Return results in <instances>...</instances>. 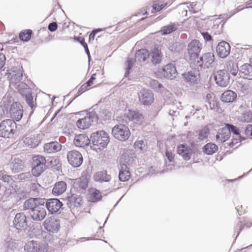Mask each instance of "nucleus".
Here are the masks:
<instances>
[{
  "label": "nucleus",
  "instance_id": "obj_1",
  "mask_svg": "<svg viewBox=\"0 0 252 252\" xmlns=\"http://www.w3.org/2000/svg\"><path fill=\"white\" fill-rule=\"evenodd\" d=\"M95 109H97V105L91 108L86 116L77 121L76 124L78 128L81 129H87L97 121L98 116Z\"/></svg>",
  "mask_w": 252,
  "mask_h": 252
},
{
  "label": "nucleus",
  "instance_id": "obj_2",
  "mask_svg": "<svg viewBox=\"0 0 252 252\" xmlns=\"http://www.w3.org/2000/svg\"><path fill=\"white\" fill-rule=\"evenodd\" d=\"M32 159V173L34 176L38 177L46 169V160L41 155L33 157Z\"/></svg>",
  "mask_w": 252,
  "mask_h": 252
},
{
  "label": "nucleus",
  "instance_id": "obj_3",
  "mask_svg": "<svg viewBox=\"0 0 252 252\" xmlns=\"http://www.w3.org/2000/svg\"><path fill=\"white\" fill-rule=\"evenodd\" d=\"M126 124L116 125L112 129L113 136L117 139L125 141L128 139L130 135V130Z\"/></svg>",
  "mask_w": 252,
  "mask_h": 252
},
{
  "label": "nucleus",
  "instance_id": "obj_4",
  "mask_svg": "<svg viewBox=\"0 0 252 252\" xmlns=\"http://www.w3.org/2000/svg\"><path fill=\"white\" fill-rule=\"evenodd\" d=\"M91 140L94 145L105 147L109 142L108 134L103 130L97 131L92 134Z\"/></svg>",
  "mask_w": 252,
  "mask_h": 252
},
{
  "label": "nucleus",
  "instance_id": "obj_5",
  "mask_svg": "<svg viewBox=\"0 0 252 252\" xmlns=\"http://www.w3.org/2000/svg\"><path fill=\"white\" fill-rule=\"evenodd\" d=\"M121 119L123 123L128 124L132 121L134 123L141 125L144 122V116L139 111L128 110L127 113L122 116Z\"/></svg>",
  "mask_w": 252,
  "mask_h": 252
},
{
  "label": "nucleus",
  "instance_id": "obj_6",
  "mask_svg": "<svg viewBox=\"0 0 252 252\" xmlns=\"http://www.w3.org/2000/svg\"><path fill=\"white\" fill-rule=\"evenodd\" d=\"M16 126V123L13 120L7 119L2 121L0 124V136L9 137L10 135L14 134Z\"/></svg>",
  "mask_w": 252,
  "mask_h": 252
},
{
  "label": "nucleus",
  "instance_id": "obj_7",
  "mask_svg": "<svg viewBox=\"0 0 252 252\" xmlns=\"http://www.w3.org/2000/svg\"><path fill=\"white\" fill-rule=\"evenodd\" d=\"M45 200L42 202V204L37 205L33 210L29 211L32 219L36 221L42 220L46 216Z\"/></svg>",
  "mask_w": 252,
  "mask_h": 252
},
{
  "label": "nucleus",
  "instance_id": "obj_8",
  "mask_svg": "<svg viewBox=\"0 0 252 252\" xmlns=\"http://www.w3.org/2000/svg\"><path fill=\"white\" fill-rule=\"evenodd\" d=\"M202 48V44L197 40L191 41L188 46V52L190 60L198 59L199 54Z\"/></svg>",
  "mask_w": 252,
  "mask_h": 252
},
{
  "label": "nucleus",
  "instance_id": "obj_9",
  "mask_svg": "<svg viewBox=\"0 0 252 252\" xmlns=\"http://www.w3.org/2000/svg\"><path fill=\"white\" fill-rule=\"evenodd\" d=\"M67 158L69 163L73 167H79L83 161L81 154L76 150L68 152L67 154Z\"/></svg>",
  "mask_w": 252,
  "mask_h": 252
},
{
  "label": "nucleus",
  "instance_id": "obj_10",
  "mask_svg": "<svg viewBox=\"0 0 252 252\" xmlns=\"http://www.w3.org/2000/svg\"><path fill=\"white\" fill-rule=\"evenodd\" d=\"M63 203L57 198L48 199L45 205L48 211L52 214H61L62 210L63 209Z\"/></svg>",
  "mask_w": 252,
  "mask_h": 252
},
{
  "label": "nucleus",
  "instance_id": "obj_11",
  "mask_svg": "<svg viewBox=\"0 0 252 252\" xmlns=\"http://www.w3.org/2000/svg\"><path fill=\"white\" fill-rule=\"evenodd\" d=\"M43 226L47 231L57 233L61 228L60 220L54 217H50L45 220Z\"/></svg>",
  "mask_w": 252,
  "mask_h": 252
},
{
  "label": "nucleus",
  "instance_id": "obj_12",
  "mask_svg": "<svg viewBox=\"0 0 252 252\" xmlns=\"http://www.w3.org/2000/svg\"><path fill=\"white\" fill-rule=\"evenodd\" d=\"M88 185V180L85 176L76 179L73 184L72 189L79 193H84Z\"/></svg>",
  "mask_w": 252,
  "mask_h": 252
},
{
  "label": "nucleus",
  "instance_id": "obj_13",
  "mask_svg": "<svg viewBox=\"0 0 252 252\" xmlns=\"http://www.w3.org/2000/svg\"><path fill=\"white\" fill-rule=\"evenodd\" d=\"M215 80L216 83L221 87H225L229 82V75L225 70H220L215 74Z\"/></svg>",
  "mask_w": 252,
  "mask_h": 252
},
{
  "label": "nucleus",
  "instance_id": "obj_14",
  "mask_svg": "<svg viewBox=\"0 0 252 252\" xmlns=\"http://www.w3.org/2000/svg\"><path fill=\"white\" fill-rule=\"evenodd\" d=\"M140 102L144 105H151L154 101V94L150 90L143 89L138 94Z\"/></svg>",
  "mask_w": 252,
  "mask_h": 252
},
{
  "label": "nucleus",
  "instance_id": "obj_15",
  "mask_svg": "<svg viewBox=\"0 0 252 252\" xmlns=\"http://www.w3.org/2000/svg\"><path fill=\"white\" fill-rule=\"evenodd\" d=\"M10 117L16 121H20L23 115L22 105L18 102L13 103L9 109Z\"/></svg>",
  "mask_w": 252,
  "mask_h": 252
},
{
  "label": "nucleus",
  "instance_id": "obj_16",
  "mask_svg": "<svg viewBox=\"0 0 252 252\" xmlns=\"http://www.w3.org/2000/svg\"><path fill=\"white\" fill-rule=\"evenodd\" d=\"M13 224L14 227L17 230H22L25 229L27 226V217L24 213H17L13 220Z\"/></svg>",
  "mask_w": 252,
  "mask_h": 252
},
{
  "label": "nucleus",
  "instance_id": "obj_17",
  "mask_svg": "<svg viewBox=\"0 0 252 252\" xmlns=\"http://www.w3.org/2000/svg\"><path fill=\"white\" fill-rule=\"evenodd\" d=\"M159 72L165 77L173 79L177 75V71L175 64L169 63L162 68Z\"/></svg>",
  "mask_w": 252,
  "mask_h": 252
},
{
  "label": "nucleus",
  "instance_id": "obj_18",
  "mask_svg": "<svg viewBox=\"0 0 252 252\" xmlns=\"http://www.w3.org/2000/svg\"><path fill=\"white\" fill-rule=\"evenodd\" d=\"M215 60L214 55L213 53L209 52L204 54L202 57H200L197 61V65L198 66H203L209 67L211 66Z\"/></svg>",
  "mask_w": 252,
  "mask_h": 252
},
{
  "label": "nucleus",
  "instance_id": "obj_19",
  "mask_svg": "<svg viewBox=\"0 0 252 252\" xmlns=\"http://www.w3.org/2000/svg\"><path fill=\"white\" fill-rule=\"evenodd\" d=\"M216 51L220 58H224L229 55L230 46L227 42L223 41L218 44Z\"/></svg>",
  "mask_w": 252,
  "mask_h": 252
},
{
  "label": "nucleus",
  "instance_id": "obj_20",
  "mask_svg": "<svg viewBox=\"0 0 252 252\" xmlns=\"http://www.w3.org/2000/svg\"><path fill=\"white\" fill-rule=\"evenodd\" d=\"M91 141L86 134L76 135L74 138V144L76 147H84L88 145Z\"/></svg>",
  "mask_w": 252,
  "mask_h": 252
},
{
  "label": "nucleus",
  "instance_id": "obj_21",
  "mask_svg": "<svg viewBox=\"0 0 252 252\" xmlns=\"http://www.w3.org/2000/svg\"><path fill=\"white\" fill-rule=\"evenodd\" d=\"M62 145L57 141H52L46 143L44 145V151L49 154L59 152L62 149Z\"/></svg>",
  "mask_w": 252,
  "mask_h": 252
},
{
  "label": "nucleus",
  "instance_id": "obj_22",
  "mask_svg": "<svg viewBox=\"0 0 252 252\" xmlns=\"http://www.w3.org/2000/svg\"><path fill=\"white\" fill-rule=\"evenodd\" d=\"M44 199L40 198H31L25 201L23 204L24 210H33L37 205L42 204Z\"/></svg>",
  "mask_w": 252,
  "mask_h": 252
},
{
  "label": "nucleus",
  "instance_id": "obj_23",
  "mask_svg": "<svg viewBox=\"0 0 252 252\" xmlns=\"http://www.w3.org/2000/svg\"><path fill=\"white\" fill-rule=\"evenodd\" d=\"M66 200V204L68 207L72 208L80 206L82 201V198L80 195L73 194L70 196H67Z\"/></svg>",
  "mask_w": 252,
  "mask_h": 252
},
{
  "label": "nucleus",
  "instance_id": "obj_24",
  "mask_svg": "<svg viewBox=\"0 0 252 252\" xmlns=\"http://www.w3.org/2000/svg\"><path fill=\"white\" fill-rule=\"evenodd\" d=\"M237 96L235 92L231 90H227L221 94L220 98L223 102L231 103L236 100Z\"/></svg>",
  "mask_w": 252,
  "mask_h": 252
},
{
  "label": "nucleus",
  "instance_id": "obj_25",
  "mask_svg": "<svg viewBox=\"0 0 252 252\" xmlns=\"http://www.w3.org/2000/svg\"><path fill=\"white\" fill-rule=\"evenodd\" d=\"M178 154L181 155L185 160H189L190 158L191 150L189 146L181 144L178 147Z\"/></svg>",
  "mask_w": 252,
  "mask_h": 252
},
{
  "label": "nucleus",
  "instance_id": "obj_26",
  "mask_svg": "<svg viewBox=\"0 0 252 252\" xmlns=\"http://www.w3.org/2000/svg\"><path fill=\"white\" fill-rule=\"evenodd\" d=\"M229 137V130L225 127L220 128L216 135V140L220 143L225 142Z\"/></svg>",
  "mask_w": 252,
  "mask_h": 252
},
{
  "label": "nucleus",
  "instance_id": "obj_27",
  "mask_svg": "<svg viewBox=\"0 0 252 252\" xmlns=\"http://www.w3.org/2000/svg\"><path fill=\"white\" fill-rule=\"evenodd\" d=\"M130 173L126 164L123 163L120 165L119 179L121 182H125L130 178Z\"/></svg>",
  "mask_w": 252,
  "mask_h": 252
},
{
  "label": "nucleus",
  "instance_id": "obj_28",
  "mask_svg": "<svg viewBox=\"0 0 252 252\" xmlns=\"http://www.w3.org/2000/svg\"><path fill=\"white\" fill-rule=\"evenodd\" d=\"M66 189V184L64 181L57 182L52 189V193L55 196L63 194Z\"/></svg>",
  "mask_w": 252,
  "mask_h": 252
},
{
  "label": "nucleus",
  "instance_id": "obj_29",
  "mask_svg": "<svg viewBox=\"0 0 252 252\" xmlns=\"http://www.w3.org/2000/svg\"><path fill=\"white\" fill-rule=\"evenodd\" d=\"M240 73L244 78L252 79V65L249 63H245L240 67Z\"/></svg>",
  "mask_w": 252,
  "mask_h": 252
},
{
  "label": "nucleus",
  "instance_id": "obj_30",
  "mask_svg": "<svg viewBox=\"0 0 252 252\" xmlns=\"http://www.w3.org/2000/svg\"><path fill=\"white\" fill-rule=\"evenodd\" d=\"M40 139L37 135L30 137H25L24 138V143L30 148L36 147L40 143Z\"/></svg>",
  "mask_w": 252,
  "mask_h": 252
},
{
  "label": "nucleus",
  "instance_id": "obj_31",
  "mask_svg": "<svg viewBox=\"0 0 252 252\" xmlns=\"http://www.w3.org/2000/svg\"><path fill=\"white\" fill-rule=\"evenodd\" d=\"M94 180L99 182H108L111 179V176L106 171H103L96 173L94 176Z\"/></svg>",
  "mask_w": 252,
  "mask_h": 252
},
{
  "label": "nucleus",
  "instance_id": "obj_32",
  "mask_svg": "<svg viewBox=\"0 0 252 252\" xmlns=\"http://www.w3.org/2000/svg\"><path fill=\"white\" fill-rule=\"evenodd\" d=\"M150 56V54L147 49H142L137 51L135 55V61L139 62H145Z\"/></svg>",
  "mask_w": 252,
  "mask_h": 252
},
{
  "label": "nucleus",
  "instance_id": "obj_33",
  "mask_svg": "<svg viewBox=\"0 0 252 252\" xmlns=\"http://www.w3.org/2000/svg\"><path fill=\"white\" fill-rule=\"evenodd\" d=\"M151 61L153 64H158L161 61V55L160 50L158 48L154 49L150 54Z\"/></svg>",
  "mask_w": 252,
  "mask_h": 252
},
{
  "label": "nucleus",
  "instance_id": "obj_34",
  "mask_svg": "<svg viewBox=\"0 0 252 252\" xmlns=\"http://www.w3.org/2000/svg\"><path fill=\"white\" fill-rule=\"evenodd\" d=\"M183 77L186 82L190 83H196L198 80V76L194 71H190L183 74Z\"/></svg>",
  "mask_w": 252,
  "mask_h": 252
},
{
  "label": "nucleus",
  "instance_id": "obj_35",
  "mask_svg": "<svg viewBox=\"0 0 252 252\" xmlns=\"http://www.w3.org/2000/svg\"><path fill=\"white\" fill-rule=\"evenodd\" d=\"M40 242L32 240L28 241L25 245L24 249L26 252H36L37 249H39Z\"/></svg>",
  "mask_w": 252,
  "mask_h": 252
},
{
  "label": "nucleus",
  "instance_id": "obj_36",
  "mask_svg": "<svg viewBox=\"0 0 252 252\" xmlns=\"http://www.w3.org/2000/svg\"><path fill=\"white\" fill-rule=\"evenodd\" d=\"M218 150V146L213 143H207L203 147V152L208 155H213Z\"/></svg>",
  "mask_w": 252,
  "mask_h": 252
},
{
  "label": "nucleus",
  "instance_id": "obj_37",
  "mask_svg": "<svg viewBox=\"0 0 252 252\" xmlns=\"http://www.w3.org/2000/svg\"><path fill=\"white\" fill-rule=\"evenodd\" d=\"M179 26L178 24L175 23H171L170 24L162 27L160 32L162 35H166L172 32L176 31Z\"/></svg>",
  "mask_w": 252,
  "mask_h": 252
},
{
  "label": "nucleus",
  "instance_id": "obj_38",
  "mask_svg": "<svg viewBox=\"0 0 252 252\" xmlns=\"http://www.w3.org/2000/svg\"><path fill=\"white\" fill-rule=\"evenodd\" d=\"M181 102L177 100L173 101L170 105L169 114L171 116H177L179 114L178 109H181Z\"/></svg>",
  "mask_w": 252,
  "mask_h": 252
},
{
  "label": "nucleus",
  "instance_id": "obj_39",
  "mask_svg": "<svg viewBox=\"0 0 252 252\" xmlns=\"http://www.w3.org/2000/svg\"><path fill=\"white\" fill-rule=\"evenodd\" d=\"M24 167L22 160L16 159L14 160L11 164L10 167L13 172L17 173L23 169Z\"/></svg>",
  "mask_w": 252,
  "mask_h": 252
},
{
  "label": "nucleus",
  "instance_id": "obj_40",
  "mask_svg": "<svg viewBox=\"0 0 252 252\" xmlns=\"http://www.w3.org/2000/svg\"><path fill=\"white\" fill-rule=\"evenodd\" d=\"M23 78V72L21 70L13 72L10 79V84H16L20 82Z\"/></svg>",
  "mask_w": 252,
  "mask_h": 252
},
{
  "label": "nucleus",
  "instance_id": "obj_41",
  "mask_svg": "<svg viewBox=\"0 0 252 252\" xmlns=\"http://www.w3.org/2000/svg\"><path fill=\"white\" fill-rule=\"evenodd\" d=\"M101 194L100 192L96 189H92L90 191V200L91 202H96L100 200Z\"/></svg>",
  "mask_w": 252,
  "mask_h": 252
},
{
  "label": "nucleus",
  "instance_id": "obj_42",
  "mask_svg": "<svg viewBox=\"0 0 252 252\" xmlns=\"http://www.w3.org/2000/svg\"><path fill=\"white\" fill-rule=\"evenodd\" d=\"M209 131V129L207 126H204L202 129L196 131L198 139L200 141L205 139L207 138Z\"/></svg>",
  "mask_w": 252,
  "mask_h": 252
},
{
  "label": "nucleus",
  "instance_id": "obj_43",
  "mask_svg": "<svg viewBox=\"0 0 252 252\" xmlns=\"http://www.w3.org/2000/svg\"><path fill=\"white\" fill-rule=\"evenodd\" d=\"M227 68L229 72L234 76L236 75L239 70L237 63H234L232 61H229L227 63Z\"/></svg>",
  "mask_w": 252,
  "mask_h": 252
},
{
  "label": "nucleus",
  "instance_id": "obj_44",
  "mask_svg": "<svg viewBox=\"0 0 252 252\" xmlns=\"http://www.w3.org/2000/svg\"><path fill=\"white\" fill-rule=\"evenodd\" d=\"M32 31L31 30H25L21 32L19 34V37L20 39L24 41H29L31 37Z\"/></svg>",
  "mask_w": 252,
  "mask_h": 252
},
{
  "label": "nucleus",
  "instance_id": "obj_45",
  "mask_svg": "<svg viewBox=\"0 0 252 252\" xmlns=\"http://www.w3.org/2000/svg\"><path fill=\"white\" fill-rule=\"evenodd\" d=\"M30 189L35 195H38L43 188L38 183H32L30 185Z\"/></svg>",
  "mask_w": 252,
  "mask_h": 252
},
{
  "label": "nucleus",
  "instance_id": "obj_46",
  "mask_svg": "<svg viewBox=\"0 0 252 252\" xmlns=\"http://www.w3.org/2000/svg\"><path fill=\"white\" fill-rule=\"evenodd\" d=\"M225 128H227L229 130V135L230 136L231 132H233L235 134L237 137L241 136L240 135L239 130V129L235 126L232 125L231 124H226Z\"/></svg>",
  "mask_w": 252,
  "mask_h": 252
},
{
  "label": "nucleus",
  "instance_id": "obj_47",
  "mask_svg": "<svg viewBox=\"0 0 252 252\" xmlns=\"http://www.w3.org/2000/svg\"><path fill=\"white\" fill-rule=\"evenodd\" d=\"M149 83L151 87L157 91L163 87L162 85L156 80H151Z\"/></svg>",
  "mask_w": 252,
  "mask_h": 252
},
{
  "label": "nucleus",
  "instance_id": "obj_48",
  "mask_svg": "<svg viewBox=\"0 0 252 252\" xmlns=\"http://www.w3.org/2000/svg\"><path fill=\"white\" fill-rule=\"evenodd\" d=\"M0 180L5 183H9L11 180V177L6 174L5 171H0Z\"/></svg>",
  "mask_w": 252,
  "mask_h": 252
},
{
  "label": "nucleus",
  "instance_id": "obj_49",
  "mask_svg": "<svg viewBox=\"0 0 252 252\" xmlns=\"http://www.w3.org/2000/svg\"><path fill=\"white\" fill-rule=\"evenodd\" d=\"M133 64V60L132 59H128V60L126 61V71L125 73V76L127 77L129 73V70L131 69L132 67Z\"/></svg>",
  "mask_w": 252,
  "mask_h": 252
},
{
  "label": "nucleus",
  "instance_id": "obj_50",
  "mask_svg": "<svg viewBox=\"0 0 252 252\" xmlns=\"http://www.w3.org/2000/svg\"><path fill=\"white\" fill-rule=\"evenodd\" d=\"M238 137L239 138V139H238L237 138H234L232 140V141L228 144L229 146H230V147H233L234 146H236V148H237L238 146L240 145V144L238 145V146H236V145L239 142L245 139V138L242 136H239Z\"/></svg>",
  "mask_w": 252,
  "mask_h": 252
},
{
  "label": "nucleus",
  "instance_id": "obj_51",
  "mask_svg": "<svg viewBox=\"0 0 252 252\" xmlns=\"http://www.w3.org/2000/svg\"><path fill=\"white\" fill-rule=\"evenodd\" d=\"M25 99L27 104L32 108L33 105V97L31 93H27L25 95Z\"/></svg>",
  "mask_w": 252,
  "mask_h": 252
},
{
  "label": "nucleus",
  "instance_id": "obj_52",
  "mask_svg": "<svg viewBox=\"0 0 252 252\" xmlns=\"http://www.w3.org/2000/svg\"><path fill=\"white\" fill-rule=\"evenodd\" d=\"M166 5V3H162L161 4H154L153 5V10L152 11V13L155 12L159 11L160 10L163 9Z\"/></svg>",
  "mask_w": 252,
  "mask_h": 252
},
{
  "label": "nucleus",
  "instance_id": "obj_53",
  "mask_svg": "<svg viewBox=\"0 0 252 252\" xmlns=\"http://www.w3.org/2000/svg\"><path fill=\"white\" fill-rule=\"evenodd\" d=\"M251 114L249 112L244 113L241 117V121L243 122H249L251 120Z\"/></svg>",
  "mask_w": 252,
  "mask_h": 252
},
{
  "label": "nucleus",
  "instance_id": "obj_54",
  "mask_svg": "<svg viewBox=\"0 0 252 252\" xmlns=\"http://www.w3.org/2000/svg\"><path fill=\"white\" fill-rule=\"evenodd\" d=\"M245 133L247 136L252 137V125H248L246 127Z\"/></svg>",
  "mask_w": 252,
  "mask_h": 252
},
{
  "label": "nucleus",
  "instance_id": "obj_55",
  "mask_svg": "<svg viewBox=\"0 0 252 252\" xmlns=\"http://www.w3.org/2000/svg\"><path fill=\"white\" fill-rule=\"evenodd\" d=\"M38 247L39 249H37L36 252H47L48 251L47 246L44 244L40 243Z\"/></svg>",
  "mask_w": 252,
  "mask_h": 252
},
{
  "label": "nucleus",
  "instance_id": "obj_56",
  "mask_svg": "<svg viewBox=\"0 0 252 252\" xmlns=\"http://www.w3.org/2000/svg\"><path fill=\"white\" fill-rule=\"evenodd\" d=\"M48 28L50 32H55L58 28V24L56 22H54L51 23L49 24Z\"/></svg>",
  "mask_w": 252,
  "mask_h": 252
},
{
  "label": "nucleus",
  "instance_id": "obj_57",
  "mask_svg": "<svg viewBox=\"0 0 252 252\" xmlns=\"http://www.w3.org/2000/svg\"><path fill=\"white\" fill-rule=\"evenodd\" d=\"M165 156L170 162L173 161L174 159V155L171 151L167 150L165 153Z\"/></svg>",
  "mask_w": 252,
  "mask_h": 252
},
{
  "label": "nucleus",
  "instance_id": "obj_58",
  "mask_svg": "<svg viewBox=\"0 0 252 252\" xmlns=\"http://www.w3.org/2000/svg\"><path fill=\"white\" fill-rule=\"evenodd\" d=\"M31 176V175L30 172H26L19 174L18 178L21 180H25L26 179H29Z\"/></svg>",
  "mask_w": 252,
  "mask_h": 252
},
{
  "label": "nucleus",
  "instance_id": "obj_59",
  "mask_svg": "<svg viewBox=\"0 0 252 252\" xmlns=\"http://www.w3.org/2000/svg\"><path fill=\"white\" fill-rule=\"evenodd\" d=\"M102 29H95V30H94L92 32L90 33V34L89 35V40H94V36H95V34L98 32H101L102 31Z\"/></svg>",
  "mask_w": 252,
  "mask_h": 252
},
{
  "label": "nucleus",
  "instance_id": "obj_60",
  "mask_svg": "<svg viewBox=\"0 0 252 252\" xmlns=\"http://www.w3.org/2000/svg\"><path fill=\"white\" fill-rule=\"evenodd\" d=\"M5 63V57L2 54H0V69L4 66Z\"/></svg>",
  "mask_w": 252,
  "mask_h": 252
},
{
  "label": "nucleus",
  "instance_id": "obj_61",
  "mask_svg": "<svg viewBox=\"0 0 252 252\" xmlns=\"http://www.w3.org/2000/svg\"><path fill=\"white\" fill-rule=\"evenodd\" d=\"M28 86L24 83L21 82L20 83L18 86L17 88L19 91H21V90H27Z\"/></svg>",
  "mask_w": 252,
  "mask_h": 252
},
{
  "label": "nucleus",
  "instance_id": "obj_62",
  "mask_svg": "<svg viewBox=\"0 0 252 252\" xmlns=\"http://www.w3.org/2000/svg\"><path fill=\"white\" fill-rule=\"evenodd\" d=\"M201 34L206 41H208L212 39L211 35L207 32H203L201 33Z\"/></svg>",
  "mask_w": 252,
  "mask_h": 252
},
{
  "label": "nucleus",
  "instance_id": "obj_63",
  "mask_svg": "<svg viewBox=\"0 0 252 252\" xmlns=\"http://www.w3.org/2000/svg\"><path fill=\"white\" fill-rule=\"evenodd\" d=\"M95 74H93L90 79L86 82L88 86L90 87L93 84V81L95 79Z\"/></svg>",
  "mask_w": 252,
  "mask_h": 252
},
{
  "label": "nucleus",
  "instance_id": "obj_64",
  "mask_svg": "<svg viewBox=\"0 0 252 252\" xmlns=\"http://www.w3.org/2000/svg\"><path fill=\"white\" fill-rule=\"evenodd\" d=\"M196 4L194 3V2H192L190 4L189 6L187 5V7L189 11H192L193 13H195L196 12L194 11L193 10L194 6Z\"/></svg>",
  "mask_w": 252,
  "mask_h": 252
}]
</instances>
